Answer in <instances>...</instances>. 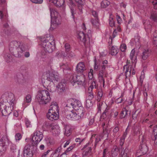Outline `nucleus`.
Returning <instances> with one entry per match:
<instances>
[{
    "instance_id": "603ef678",
    "label": "nucleus",
    "mask_w": 157,
    "mask_h": 157,
    "mask_svg": "<svg viewBox=\"0 0 157 157\" xmlns=\"http://www.w3.org/2000/svg\"><path fill=\"white\" fill-rule=\"evenodd\" d=\"M105 122H104V123L102 124V126L103 128V132L104 133V134H106V133H107L108 130L107 129V128H105Z\"/></svg>"
},
{
    "instance_id": "f257e3e1",
    "label": "nucleus",
    "mask_w": 157,
    "mask_h": 157,
    "mask_svg": "<svg viewBox=\"0 0 157 157\" xmlns=\"http://www.w3.org/2000/svg\"><path fill=\"white\" fill-rule=\"evenodd\" d=\"M14 95L11 92H6L2 96L0 103V109L2 116H7L13 109Z\"/></svg>"
},
{
    "instance_id": "a211bd4d",
    "label": "nucleus",
    "mask_w": 157,
    "mask_h": 157,
    "mask_svg": "<svg viewBox=\"0 0 157 157\" xmlns=\"http://www.w3.org/2000/svg\"><path fill=\"white\" fill-rule=\"evenodd\" d=\"M137 54V53L136 52L135 49L132 50L130 55V58L132 63H136Z\"/></svg>"
},
{
    "instance_id": "e2e57ef3",
    "label": "nucleus",
    "mask_w": 157,
    "mask_h": 157,
    "mask_svg": "<svg viewBox=\"0 0 157 157\" xmlns=\"http://www.w3.org/2000/svg\"><path fill=\"white\" fill-rule=\"evenodd\" d=\"M21 138V134L19 133H17L15 136V138L17 141L19 140Z\"/></svg>"
},
{
    "instance_id": "cd10ccee",
    "label": "nucleus",
    "mask_w": 157,
    "mask_h": 157,
    "mask_svg": "<svg viewBox=\"0 0 157 157\" xmlns=\"http://www.w3.org/2000/svg\"><path fill=\"white\" fill-rule=\"evenodd\" d=\"M64 129L65 131L64 134L66 136H69L71 133V128L68 125H66L64 126Z\"/></svg>"
},
{
    "instance_id": "a18cd8bd",
    "label": "nucleus",
    "mask_w": 157,
    "mask_h": 157,
    "mask_svg": "<svg viewBox=\"0 0 157 157\" xmlns=\"http://www.w3.org/2000/svg\"><path fill=\"white\" fill-rule=\"evenodd\" d=\"M153 134L155 136V139H157V125L154 127L153 129Z\"/></svg>"
},
{
    "instance_id": "4468645a",
    "label": "nucleus",
    "mask_w": 157,
    "mask_h": 157,
    "mask_svg": "<svg viewBox=\"0 0 157 157\" xmlns=\"http://www.w3.org/2000/svg\"><path fill=\"white\" fill-rule=\"evenodd\" d=\"M31 147L29 145H26L23 151V155L24 157H32L33 155V152L30 150Z\"/></svg>"
},
{
    "instance_id": "e433bc0d",
    "label": "nucleus",
    "mask_w": 157,
    "mask_h": 157,
    "mask_svg": "<svg viewBox=\"0 0 157 157\" xmlns=\"http://www.w3.org/2000/svg\"><path fill=\"white\" fill-rule=\"evenodd\" d=\"M98 86V84L97 83L96 81H92L91 82V85L88 88L89 91L91 90V91H92V90L94 88H96Z\"/></svg>"
},
{
    "instance_id": "f03ea898",
    "label": "nucleus",
    "mask_w": 157,
    "mask_h": 157,
    "mask_svg": "<svg viewBox=\"0 0 157 157\" xmlns=\"http://www.w3.org/2000/svg\"><path fill=\"white\" fill-rule=\"evenodd\" d=\"M28 49L27 45L24 43L16 40L10 43L9 48L11 53L17 57H21L23 55V52Z\"/></svg>"
},
{
    "instance_id": "0e129e2a",
    "label": "nucleus",
    "mask_w": 157,
    "mask_h": 157,
    "mask_svg": "<svg viewBox=\"0 0 157 157\" xmlns=\"http://www.w3.org/2000/svg\"><path fill=\"white\" fill-rule=\"evenodd\" d=\"M103 104H101L100 103H99L98 104V113H100L101 112V109L103 107Z\"/></svg>"
},
{
    "instance_id": "c756f323",
    "label": "nucleus",
    "mask_w": 157,
    "mask_h": 157,
    "mask_svg": "<svg viewBox=\"0 0 157 157\" xmlns=\"http://www.w3.org/2000/svg\"><path fill=\"white\" fill-rule=\"evenodd\" d=\"M51 18V21L52 24L53 25L54 24L58 25L60 24V17H53Z\"/></svg>"
},
{
    "instance_id": "ddd939ff",
    "label": "nucleus",
    "mask_w": 157,
    "mask_h": 157,
    "mask_svg": "<svg viewBox=\"0 0 157 157\" xmlns=\"http://www.w3.org/2000/svg\"><path fill=\"white\" fill-rule=\"evenodd\" d=\"M15 31L8 29H2L1 31V35L3 37H8L14 34Z\"/></svg>"
},
{
    "instance_id": "052dcab7",
    "label": "nucleus",
    "mask_w": 157,
    "mask_h": 157,
    "mask_svg": "<svg viewBox=\"0 0 157 157\" xmlns=\"http://www.w3.org/2000/svg\"><path fill=\"white\" fill-rule=\"evenodd\" d=\"M119 127L118 126H116L114 129L113 130V135L115 136L117 132L119 131Z\"/></svg>"
},
{
    "instance_id": "a19ab883",
    "label": "nucleus",
    "mask_w": 157,
    "mask_h": 157,
    "mask_svg": "<svg viewBox=\"0 0 157 157\" xmlns=\"http://www.w3.org/2000/svg\"><path fill=\"white\" fill-rule=\"evenodd\" d=\"M19 70L21 72L25 73L27 71V68L25 66L23 65L20 67Z\"/></svg>"
},
{
    "instance_id": "c85d7f7f",
    "label": "nucleus",
    "mask_w": 157,
    "mask_h": 157,
    "mask_svg": "<svg viewBox=\"0 0 157 157\" xmlns=\"http://www.w3.org/2000/svg\"><path fill=\"white\" fill-rule=\"evenodd\" d=\"M49 9L50 12L51 18L60 17L58 12L55 10L51 8H50Z\"/></svg>"
},
{
    "instance_id": "f8f14e48",
    "label": "nucleus",
    "mask_w": 157,
    "mask_h": 157,
    "mask_svg": "<svg viewBox=\"0 0 157 157\" xmlns=\"http://www.w3.org/2000/svg\"><path fill=\"white\" fill-rule=\"evenodd\" d=\"M111 109L109 108H107V107L100 117L101 119L106 120L109 122V119L111 117Z\"/></svg>"
},
{
    "instance_id": "5701e85b",
    "label": "nucleus",
    "mask_w": 157,
    "mask_h": 157,
    "mask_svg": "<svg viewBox=\"0 0 157 157\" xmlns=\"http://www.w3.org/2000/svg\"><path fill=\"white\" fill-rule=\"evenodd\" d=\"M123 71L125 72L126 78L129 76L131 74L132 71V66L129 65L128 67L127 65H125L123 67Z\"/></svg>"
},
{
    "instance_id": "79ce46f5",
    "label": "nucleus",
    "mask_w": 157,
    "mask_h": 157,
    "mask_svg": "<svg viewBox=\"0 0 157 157\" xmlns=\"http://www.w3.org/2000/svg\"><path fill=\"white\" fill-rule=\"evenodd\" d=\"M91 150V147H88L86 149L83 153L85 154L90 155Z\"/></svg>"
},
{
    "instance_id": "2eb2a0df",
    "label": "nucleus",
    "mask_w": 157,
    "mask_h": 157,
    "mask_svg": "<svg viewBox=\"0 0 157 157\" xmlns=\"http://www.w3.org/2000/svg\"><path fill=\"white\" fill-rule=\"evenodd\" d=\"M46 116L48 119L51 121H53L57 120L58 119L59 113L48 111V113L47 114Z\"/></svg>"
},
{
    "instance_id": "f704fd0d",
    "label": "nucleus",
    "mask_w": 157,
    "mask_h": 157,
    "mask_svg": "<svg viewBox=\"0 0 157 157\" xmlns=\"http://www.w3.org/2000/svg\"><path fill=\"white\" fill-rule=\"evenodd\" d=\"M5 59L7 62L9 63L12 61L13 57L9 53H6L5 56Z\"/></svg>"
},
{
    "instance_id": "4c0bfd02",
    "label": "nucleus",
    "mask_w": 157,
    "mask_h": 157,
    "mask_svg": "<svg viewBox=\"0 0 157 157\" xmlns=\"http://www.w3.org/2000/svg\"><path fill=\"white\" fill-rule=\"evenodd\" d=\"M62 54L64 57H67L69 58L73 57L74 56V54L71 52L70 51L69 52L62 53Z\"/></svg>"
},
{
    "instance_id": "37998d69",
    "label": "nucleus",
    "mask_w": 157,
    "mask_h": 157,
    "mask_svg": "<svg viewBox=\"0 0 157 157\" xmlns=\"http://www.w3.org/2000/svg\"><path fill=\"white\" fill-rule=\"evenodd\" d=\"M111 49V54L112 55H115L118 53L117 50L113 46L112 47Z\"/></svg>"
},
{
    "instance_id": "aec40b11",
    "label": "nucleus",
    "mask_w": 157,
    "mask_h": 157,
    "mask_svg": "<svg viewBox=\"0 0 157 157\" xmlns=\"http://www.w3.org/2000/svg\"><path fill=\"white\" fill-rule=\"evenodd\" d=\"M130 111L124 108L123 109L120 114V118L122 119L130 115Z\"/></svg>"
},
{
    "instance_id": "58836bf2",
    "label": "nucleus",
    "mask_w": 157,
    "mask_h": 157,
    "mask_svg": "<svg viewBox=\"0 0 157 157\" xmlns=\"http://www.w3.org/2000/svg\"><path fill=\"white\" fill-rule=\"evenodd\" d=\"M128 151L129 150L128 149L126 148L124 150V151L123 152V153L122 151L121 153V157H128L127 156V154L128 153Z\"/></svg>"
},
{
    "instance_id": "774afa93",
    "label": "nucleus",
    "mask_w": 157,
    "mask_h": 157,
    "mask_svg": "<svg viewBox=\"0 0 157 157\" xmlns=\"http://www.w3.org/2000/svg\"><path fill=\"white\" fill-rule=\"evenodd\" d=\"M154 8L155 9H157V0H154L152 2Z\"/></svg>"
},
{
    "instance_id": "5fc2aeb1",
    "label": "nucleus",
    "mask_w": 157,
    "mask_h": 157,
    "mask_svg": "<svg viewBox=\"0 0 157 157\" xmlns=\"http://www.w3.org/2000/svg\"><path fill=\"white\" fill-rule=\"evenodd\" d=\"M10 150L11 151L13 152H14L16 151V145L13 144H12L11 145Z\"/></svg>"
},
{
    "instance_id": "20e7f679",
    "label": "nucleus",
    "mask_w": 157,
    "mask_h": 157,
    "mask_svg": "<svg viewBox=\"0 0 157 157\" xmlns=\"http://www.w3.org/2000/svg\"><path fill=\"white\" fill-rule=\"evenodd\" d=\"M70 79L72 84L75 87L77 86V85L78 87H85L86 84L84 76L82 75H71Z\"/></svg>"
},
{
    "instance_id": "6e6d98bb",
    "label": "nucleus",
    "mask_w": 157,
    "mask_h": 157,
    "mask_svg": "<svg viewBox=\"0 0 157 157\" xmlns=\"http://www.w3.org/2000/svg\"><path fill=\"white\" fill-rule=\"evenodd\" d=\"M33 3L35 4H41L43 2V0H30Z\"/></svg>"
},
{
    "instance_id": "8fccbe9b",
    "label": "nucleus",
    "mask_w": 157,
    "mask_h": 157,
    "mask_svg": "<svg viewBox=\"0 0 157 157\" xmlns=\"http://www.w3.org/2000/svg\"><path fill=\"white\" fill-rule=\"evenodd\" d=\"M109 24L111 27H113L115 25V23L112 17H110L109 19Z\"/></svg>"
},
{
    "instance_id": "1a4fd4ad",
    "label": "nucleus",
    "mask_w": 157,
    "mask_h": 157,
    "mask_svg": "<svg viewBox=\"0 0 157 157\" xmlns=\"http://www.w3.org/2000/svg\"><path fill=\"white\" fill-rule=\"evenodd\" d=\"M67 109H65L64 111V114L66 118L68 119L73 120H78V116L77 113L74 112L72 110L68 111Z\"/></svg>"
},
{
    "instance_id": "bf43d9fd",
    "label": "nucleus",
    "mask_w": 157,
    "mask_h": 157,
    "mask_svg": "<svg viewBox=\"0 0 157 157\" xmlns=\"http://www.w3.org/2000/svg\"><path fill=\"white\" fill-rule=\"evenodd\" d=\"M126 49V46L125 44H123L121 45L120 47V49L121 50V51L122 52H124L125 51V50Z\"/></svg>"
},
{
    "instance_id": "72a5a7b5",
    "label": "nucleus",
    "mask_w": 157,
    "mask_h": 157,
    "mask_svg": "<svg viewBox=\"0 0 157 157\" xmlns=\"http://www.w3.org/2000/svg\"><path fill=\"white\" fill-rule=\"evenodd\" d=\"M110 4V2L108 0H103L101 2V7L102 8H105L107 7Z\"/></svg>"
},
{
    "instance_id": "864d4df0",
    "label": "nucleus",
    "mask_w": 157,
    "mask_h": 157,
    "mask_svg": "<svg viewBox=\"0 0 157 157\" xmlns=\"http://www.w3.org/2000/svg\"><path fill=\"white\" fill-rule=\"evenodd\" d=\"M125 137L123 136L120 140V146H123L124 141Z\"/></svg>"
},
{
    "instance_id": "0eeeda50",
    "label": "nucleus",
    "mask_w": 157,
    "mask_h": 157,
    "mask_svg": "<svg viewBox=\"0 0 157 157\" xmlns=\"http://www.w3.org/2000/svg\"><path fill=\"white\" fill-rule=\"evenodd\" d=\"M41 45L44 48V51L48 53H52L54 48L53 45L47 39L43 40L41 43Z\"/></svg>"
},
{
    "instance_id": "7ed1b4c3",
    "label": "nucleus",
    "mask_w": 157,
    "mask_h": 157,
    "mask_svg": "<svg viewBox=\"0 0 157 157\" xmlns=\"http://www.w3.org/2000/svg\"><path fill=\"white\" fill-rule=\"evenodd\" d=\"M36 98L40 105H45L50 102L51 98L50 94L46 90H42L38 91Z\"/></svg>"
},
{
    "instance_id": "412c9836",
    "label": "nucleus",
    "mask_w": 157,
    "mask_h": 157,
    "mask_svg": "<svg viewBox=\"0 0 157 157\" xmlns=\"http://www.w3.org/2000/svg\"><path fill=\"white\" fill-rule=\"evenodd\" d=\"M151 51L148 49H144L141 55V57L143 60H146L150 56Z\"/></svg>"
},
{
    "instance_id": "2f4dec72",
    "label": "nucleus",
    "mask_w": 157,
    "mask_h": 157,
    "mask_svg": "<svg viewBox=\"0 0 157 157\" xmlns=\"http://www.w3.org/2000/svg\"><path fill=\"white\" fill-rule=\"evenodd\" d=\"M74 100L73 99H68L67 101V104L66 105V108L65 109H67V108L71 107H72L73 108V107L74 106L73 103L74 102Z\"/></svg>"
},
{
    "instance_id": "39448f33",
    "label": "nucleus",
    "mask_w": 157,
    "mask_h": 157,
    "mask_svg": "<svg viewBox=\"0 0 157 157\" xmlns=\"http://www.w3.org/2000/svg\"><path fill=\"white\" fill-rule=\"evenodd\" d=\"M91 31L89 30L86 35L83 32H80L78 34V38L82 41L86 47L89 46L90 44V38L91 36Z\"/></svg>"
},
{
    "instance_id": "c9c22d12",
    "label": "nucleus",
    "mask_w": 157,
    "mask_h": 157,
    "mask_svg": "<svg viewBox=\"0 0 157 157\" xmlns=\"http://www.w3.org/2000/svg\"><path fill=\"white\" fill-rule=\"evenodd\" d=\"M91 22L92 24L96 27L98 28L99 26V23L98 18H95L94 19L91 20Z\"/></svg>"
},
{
    "instance_id": "4be33fe9",
    "label": "nucleus",
    "mask_w": 157,
    "mask_h": 157,
    "mask_svg": "<svg viewBox=\"0 0 157 157\" xmlns=\"http://www.w3.org/2000/svg\"><path fill=\"white\" fill-rule=\"evenodd\" d=\"M15 82L19 84H21L24 82V78L22 74H18L14 78Z\"/></svg>"
},
{
    "instance_id": "bb28decb",
    "label": "nucleus",
    "mask_w": 157,
    "mask_h": 157,
    "mask_svg": "<svg viewBox=\"0 0 157 157\" xmlns=\"http://www.w3.org/2000/svg\"><path fill=\"white\" fill-rule=\"evenodd\" d=\"M8 14L4 15L3 11L0 10V19L2 22H8Z\"/></svg>"
},
{
    "instance_id": "c03bdc74",
    "label": "nucleus",
    "mask_w": 157,
    "mask_h": 157,
    "mask_svg": "<svg viewBox=\"0 0 157 157\" xmlns=\"http://www.w3.org/2000/svg\"><path fill=\"white\" fill-rule=\"evenodd\" d=\"M91 100L89 99L86 100V105L87 107L89 108L92 106L93 104L92 103Z\"/></svg>"
},
{
    "instance_id": "dca6fc26",
    "label": "nucleus",
    "mask_w": 157,
    "mask_h": 157,
    "mask_svg": "<svg viewBox=\"0 0 157 157\" xmlns=\"http://www.w3.org/2000/svg\"><path fill=\"white\" fill-rule=\"evenodd\" d=\"M65 82H62L59 83L56 86L57 91L59 94H61L65 91Z\"/></svg>"
},
{
    "instance_id": "680f3d73",
    "label": "nucleus",
    "mask_w": 157,
    "mask_h": 157,
    "mask_svg": "<svg viewBox=\"0 0 157 157\" xmlns=\"http://www.w3.org/2000/svg\"><path fill=\"white\" fill-rule=\"evenodd\" d=\"M93 71L92 69L90 70V72L89 73L88 77L89 79H91L93 77Z\"/></svg>"
},
{
    "instance_id": "69168bd1",
    "label": "nucleus",
    "mask_w": 157,
    "mask_h": 157,
    "mask_svg": "<svg viewBox=\"0 0 157 157\" xmlns=\"http://www.w3.org/2000/svg\"><path fill=\"white\" fill-rule=\"evenodd\" d=\"M75 144H74L72 145L71 146H70L68 148L67 150L65 152L66 153V152H67L71 151L72 149H73L74 147H75Z\"/></svg>"
},
{
    "instance_id": "a878e982",
    "label": "nucleus",
    "mask_w": 157,
    "mask_h": 157,
    "mask_svg": "<svg viewBox=\"0 0 157 157\" xmlns=\"http://www.w3.org/2000/svg\"><path fill=\"white\" fill-rule=\"evenodd\" d=\"M106 67L105 65H101L99 68V75H104L105 77H107V73L106 72L105 69Z\"/></svg>"
},
{
    "instance_id": "49530a36",
    "label": "nucleus",
    "mask_w": 157,
    "mask_h": 157,
    "mask_svg": "<svg viewBox=\"0 0 157 157\" xmlns=\"http://www.w3.org/2000/svg\"><path fill=\"white\" fill-rule=\"evenodd\" d=\"M70 10L72 18L74 19L75 17V14H76L75 10L73 7H70Z\"/></svg>"
},
{
    "instance_id": "ea45409f",
    "label": "nucleus",
    "mask_w": 157,
    "mask_h": 157,
    "mask_svg": "<svg viewBox=\"0 0 157 157\" xmlns=\"http://www.w3.org/2000/svg\"><path fill=\"white\" fill-rule=\"evenodd\" d=\"M151 17L153 21L157 22V13H153L151 14Z\"/></svg>"
},
{
    "instance_id": "338daca9",
    "label": "nucleus",
    "mask_w": 157,
    "mask_h": 157,
    "mask_svg": "<svg viewBox=\"0 0 157 157\" xmlns=\"http://www.w3.org/2000/svg\"><path fill=\"white\" fill-rule=\"evenodd\" d=\"M25 123L27 127H29L30 124V122L28 119H25Z\"/></svg>"
},
{
    "instance_id": "9b49d317",
    "label": "nucleus",
    "mask_w": 157,
    "mask_h": 157,
    "mask_svg": "<svg viewBox=\"0 0 157 157\" xmlns=\"http://www.w3.org/2000/svg\"><path fill=\"white\" fill-rule=\"evenodd\" d=\"M148 151V148L146 144H141L140 146L139 149L137 150L136 155L140 157L145 154Z\"/></svg>"
},
{
    "instance_id": "6e6552de",
    "label": "nucleus",
    "mask_w": 157,
    "mask_h": 157,
    "mask_svg": "<svg viewBox=\"0 0 157 157\" xmlns=\"http://www.w3.org/2000/svg\"><path fill=\"white\" fill-rule=\"evenodd\" d=\"M9 140L6 136H3L0 140V156L4 154L6 150V144L8 143Z\"/></svg>"
},
{
    "instance_id": "9d476101",
    "label": "nucleus",
    "mask_w": 157,
    "mask_h": 157,
    "mask_svg": "<svg viewBox=\"0 0 157 157\" xmlns=\"http://www.w3.org/2000/svg\"><path fill=\"white\" fill-rule=\"evenodd\" d=\"M43 137L42 133L39 131L36 130L34 133L32 141L35 145H37L42 140Z\"/></svg>"
},
{
    "instance_id": "393cba45",
    "label": "nucleus",
    "mask_w": 157,
    "mask_h": 157,
    "mask_svg": "<svg viewBox=\"0 0 157 157\" xmlns=\"http://www.w3.org/2000/svg\"><path fill=\"white\" fill-rule=\"evenodd\" d=\"M52 3H53L57 7H60L63 5L64 0H51Z\"/></svg>"
},
{
    "instance_id": "423d86ee",
    "label": "nucleus",
    "mask_w": 157,
    "mask_h": 157,
    "mask_svg": "<svg viewBox=\"0 0 157 157\" xmlns=\"http://www.w3.org/2000/svg\"><path fill=\"white\" fill-rule=\"evenodd\" d=\"M43 76L48 81L53 82L58 81L60 79L58 75L54 74L53 72L48 71L43 75Z\"/></svg>"
},
{
    "instance_id": "f3484780",
    "label": "nucleus",
    "mask_w": 157,
    "mask_h": 157,
    "mask_svg": "<svg viewBox=\"0 0 157 157\" xmlns=\"http://www.w3.org/2000/svg\"><path fill=\"white\" fill-rule=\"evenodd\" d=\"M50 108L48 110L49 111L59 113L58 106L56 102H52Z\"/></svg>"
},
{
    "instance_id": "09e8293b",
    "label": "nucleus",
    "mask_w": 157,
    "mask_h": 157,
    "mask_svg": "<svg viewBox=\"0 0 157 157\" xmlns=\"http://www.w3.org/2000/svg\"><path fill=\"white\" fill-rule=\"evenodd\" d=\"M59 128L58 126H53L52 128L53 131L56 133L57 132V133H58L59 132Z\"/></svg>"
},
{
    "instance_id": "7c9ffc66",
    "label": "nucleus",
    "mask_w": 157,
    "mask_h": 157,
    "mask_svg": "<svg viewBox=\"0 0 157 157\" xmlns=\"http://www.w3.org/2000/svg\"><path fill=\"white\" fill-rule=\"evenodd\" d=\"M73 105V108L75 110H77V109H77L79 108V107H82V105L81 102L78 100L75 101Z\"/></svg>"
},
{
    "instance_id": "de8ad7c7",
    "label": "nucleus",
    "mask_w": 157,
    "mask_h": 157,
    "mask_svg": "<svg viewBox=\"0 0 157 157\" xmlns=\"http://www.w3.org/2000/svg\"><path fill=\"white\" fill-rule=\"evenodd\" d=\"M89 91V92L88 93V99L92 100L94 98V95L92 92V91H91V90H90V91Z\"/></svg>"
},
{
    "instance_id": "473e14b6",
    "label": "nucleus",
    "mask_w": 157,
    "mask_h": 157,
    "mask_svg": "<svg viewBox=\"0 0 157 157\" xmlns=\"http://www.w3.org/2000/svg\"><path fill=\"white\" fill-rule=\"evenodd\" d=\"M119 150L117 147H114L111 151L112 156L115 157L117 156Z\"/></svg>"
},
{
    "instance_id": "3c124183",
    "label": "nucleus",
    "mask_w": 157,
    "mask_h": 157,
    "mask_svg": "<svg viewBox=\"0 0 157 157\" xmlns=\"http://www.w3.org/2000/svg\"><path fill=\"white\" fill-rule=\"evenodd\" d=\"M64 47L65 49V52H69L70 51V45L68 44H66Z\"/></svg>"
},
{
    "instance_id": "13d9d810",
    "label": "nucleus",
    "mask_w": 157,
    "mask_h": 157,
    "mask_svg": "<svg viewBox=\"0 0 157 157\" xmlns=\"http://www.w3.org/2000/svg\"><path fill=\"white\" fill-rule=\"evenodd\" d=\"M26 99V102L27 103H29L30 102V101H31V96L29 95L28 94L25 97Z\"/></svg>"
},
{
    "instance_id": "4d7b16f0",
    "label": "nucleus",
    "mask_w": 157,
    "mask_h": 157,
    "mask_svg": "<svg viewBox=\"0 0 157 157\" xmlns=\"http://www.w3.org/2000/svg\"><path fill=\"white\" fill-rule=\"evenodd\" d=\"M102 138V137L100 136H97L96 138L95 145H97V144L100 141Z\"/></svg>"
},
{
    "instance_id": "b1692460",
    "label": "nucleus",
    "mask_w": 157,
    "mask_h": 157,
    "mask_svg": "<svg viewBox=\"0 0 157 157\" xmlns=\"http://www.w3.org/2000/svg\"><path fill=\"white\" fill-rule=\"evenodd\" d=\"M77 116L79 117H78V120L80 118L83 117L85 111L84 110V108L83 107H79V108L77 109Z\"/></svg>"
},
{
    "instance_id": "6ab92c4d",
    "label": "nucleus",
    "mask_w": 157,
    "mask_h": 157,
    "mask_svg": "<svg viewBox=\"0 0 157 157\" xmlns=\"http://www.w3.org/2000/svg\"><path fill=\"white\" fill-rule=\"evenodd\" d=\"M86 70L85 65L83 62H80L77 65L76 71L78 73H82Z\"/></svg>"
}]
</instances>
